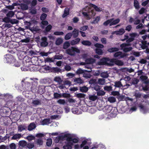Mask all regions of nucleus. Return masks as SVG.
Returning a JSON list of instances; mask_svg holds the SVG:
<instances>
[{
	"label": "nucleus",
	"mask_w": 149,
	"mask_h": 149,
	"mask_svg": "<svg viewBox=\"0 0 149 149\" xmlns=\"http://www.w3.org/2000/svg\"><path fill=\"white\" fill-rule=\"evenodd\" d=\"M80 51L77 48L72 47L70 48L67 49L66 53L71 56H74L76 53H80Z\"/></svg>",
	"instance_id": "obj_1"
},
{
	"label": "nucleus",
	"mask_w": 149,
	"mask_h": 149,
	"mask_svg": "<svg viewBox=\"0 0 149 149\" xmlns=\"http://www.w3.org/2000/svg\"><path fill=\"white\" fill-rule=\"evenodd\" d=\"M131 46V44L129 43H123L120 45V49L123 50V51L125 52H127L132 49V47H129L128 46Z\"/></svg>",
	"instance_id": "obj_2"
},
{
	"label": "nucleus",
	"mask_w": 149,
	"mask_h": 149,
	"mask_svg": "<svg viewBox=\"0 0 149 149\" xmlns=\"http://www.w3.org/2000/svg\"><path fill=\"white\" fill-rule=\"evenodd\" d=\"M110 60L109 58H103L99 62L98 64L100 65H107L109 66H113V64L110 62Z\"/></svg>",
	"instance_id": "obj_3"
},
{
	"label": "nucleus",
	"mask_w": 149,
	"mask_h": 149,
	"mask_svg": "<svg viewBox=\"0 0 149 149\" xmlns=\"http://www.w3.org/2000/svg\"><path fill=\"white\" fill-rule=\"evenodd\" d=\"M82 14L87 20H89L95 15V13L93 10H89L88 13L83 12Z\"/></svg>",
	"instance_id": "obj_4"
},
{
	"label": "nucleus",
	"mask_w": 149,
	"mask_h": 149,
	"mask_svg": "<svg viewBox=\"0 0 149 149\" xmlns=\"http://www.w3.org/2000/svg\"><path fill=\"white\" fill-rule=\"evenodd\" d=\"M10 110L9 108L7 106H3L0 108V113L2 116H6Z\"/></svg>",
	"instance_id": "obj_5"
},
{
	"label": "nucleus",
	"mask_w": 149,
	"mask_h": 149,
	"mask_svg": "<svg viewBox=\"0 0 149 149\" xmlns=\"http://www.w3.org/2000/svg\"><path fill=\"white\" fill-rule=\"evenodd\" d=\"M138 107L139 108L140 111L143 114L147 113L148 111V109L144 106L142 103H140L138 105Z\"/></svg>",
	"instance_id": "obj_6"
},
{
	"label": "nucleus",
	"mask_w": 149,
	"mask_h": 149,
	"mask_svg": "<svg viewBox=\"0 0 149 149\" xmlns=\"http://www.w3.org/2000/svg\"><path fill=\"white\" fill-rule=\"evenodd\" d=\"M110 62L113 64V65L114 63L118 66H122L124 64L123 62L121 61L116 59H111Z\"/></svg>",
	"instance_id": "obj_7"
},
{
	"label": "nucleus",
	"mask_w": 149,
	"mask_h": 149,
	"mask_svg": "<svg viewBox=\"0 0 149 149\" xmlns=\"http://www.w3.org/2000/svg\"><path fill=\"white\" fill-rule=\"evenodd\" d=\"M125 56V54L121 52L117 51L113 54V56L114 58H117L118 59L123 58Z\"/></svg>",
	"instance_id": "obj_8"
},
{
	"label": "nucleus",
	"mask_w": 149,
	"mask_h": 149,
	"mask_svg": "<svg viewBox=\"0 0 149 149\" xmlns=\"http://www.w3.org/2000/svg\"><path fill=\"white\" fill-rule=\"evenodd\" d=\"M5 58L7 63H12L15 61V58L13 56L10 54H7L5 57Z\"/></svg>",
	"instance_id": "obj_9"
},
{
	"label": "nucleus",
	"mask_w": 149,
	"mask_h": 149,
	"mask_svg": "<svg viewBox=\"0 0 149 149\" xmlns=\"http://www.w3.org/2000/svg\"><path fill=\"white\" fill-rule=\"evenodd\" d=\"M41 40L42 42L40 43V45L41 47H46L48 45V42L47 41V39L46 37H42Z\"/></svg>",
	"instance_id": "obj_10"
},
{
	"label": "nucleus",
	"mask_w": 149,
	"mask_h": 149,
	"mask_svg": "<svg viewBox=\"0 0 149 149\" xmlns=\"http://www.w3.org/2000/svg\"><path fill=\"white\" fill-rule=\"evenodd\" d=\"M1 42H0V46H2L4 47H8V44L10 42H8L5 39H2V37H1Z\"/></svg>",
	"instance_id": "obj_11"
},
{
	"label": "nucleus",
	"mask_w": 149,
	"mask_h": 149,
	"mask_svg": "<svg viewBox=\"0 0 149 149\" xmlns=\"http://www.w3.org/2000/svg\"><path fill=\"white\" fill-rule=\"evenodd\" d=\"M129 36L130 38L126 40L127 42L128 43L133 41L134 40V38L137 36V34L135 33H131L130 34Z\"/></svg>",
	"instance_id": "obj_12"
},
{
	"label": "nucleus",
	"mask_w": 149,
	"mask_h": 149,
	"mask_svg": "<svg viewBox=\"0 0 149 149\" xmlns=\"http://www.w3.org/2000/svg\"><path fill=\"white\" fill-rule=\"evenodd\" d=\"M73 145L72 142H65V144L63 146V148L64 149H72Z\"/></svg>",
	"instance_id": "obj_13"
},
{
	"label": "nucleus",
	"mask_w": 149,
	"mask_h": 149,
	"mask_svg": "<svg viewBox=\"0 0 149 149\" xmlns=\"http://www.w3.org/2000/svg\"><path fill=\"white\" fill-rule=\"evenodd\" d=\"M0 104H1V107H3L4 106H6V105L8 104V105L9 106V104L10 103H11V101H7L5 99H0Z\"/></svg>",
	"instance_id": "obj_14"
},
{
	"label": "nucleus",
	"mask_w": 149,
	"mask_h": 149,
	"mask_svg": "<svg viewBox=\"0 0 149 149\" xmlns=\"http://www.w3.org/2000/svg\"><path fill=\"white\" fill-rule=\"evenodd\" d=\"M74 82L75 84H79V85L83 84L84 83V81L80 77L74 79Z\"/></svg>",
	"instance_id": "obj_15"
},
{
	"label": "nucleus",
	"mask_w": 149,
	"mask_h": 149,
	"mask_svg": "<svg viewBox=\"0 0 149 149\" xmlns=\"http://www.w3.org/2000/svg\"><path fill=\"white\" fill-rule=\"evenodd\" d=\"M79 31L77 29H74L72 32V36L73 38H76L79 36Z\"/></svg>",
	"instance_id": "obj_16"
},
{
	"label": "nucleus",
	"mask_w": 149,
	"mask_h": 149,
	"mask_svg": "<svg viewBox=\"0 0 149 149\" xmlns=\"http://www.w3.org/2000/svg\"><path fill=\"white\" fill-rule=\"evenodd\" d=\"M140 78L145 84H148L149 83V81L147 80L148 77L146 76H140Z\"/></svg>",
	"instance_id": "obj_17"
},
{
	"label": "nucleus",
	"mask_w": 149,
	"mask_h": 149,
	"mask_svg": "<svg viewBox=\"0 0 149 149\" xmlns=\"http://www.w3.org/2000/svg\"><path fill=\"white\" fill-rule=\"evenodd\" d=\"M80 39L79 38H76L75 39L73 40L70 41V44L72 45H73L78 44L80 41Z\"/></svg>",
	"instance_id": "obj_18"
},
{
	"label": "nucleus",
	"mask_w": 149,
	"mask_h": 149,
	"mask_svg": "<svg viewBox=\"0 0 149 149\" xmlns=\"http://www.w3.org/2000/svg\"><path fill=\"white\" fill-rule=\"evenodd\" d=\"M118 112V111L116 108L112 107V109L111 110L110 114H112V117H115L116 116Z\"/></svg>",
	"instance_id": "obj_19"
},
{
	"label": "nucleus",
	"mask_w": 149,
	"mask_h": 149,
	"mask_svg": "<svg viewBox=\"0 0 149 149\" xmlns=\"http://www.w3.org/2000/svg\"><path fill=\"white\" fill-rule=\"evenodd\" d=\"M125 32V30L123 28L120 29L118 31L115 32V33L117 35H121L123 34Z\"/></svg>",
	"instance_id": "obj_20"
},
{
	"label": "nucleus",
	"mask_w": 149,
	"mask_h": 149,
	"mask_svg": "<svg viewBox=\"0 0 149 149\" xmlns=\"http://www.w3.org/2000/svg\"><path fill=\"white\" fill-rule=\"evenodd\" d=\"M37 92L38 93L41 94H43L44 93L45 91V87L43 86H39L38 88V89H37Z\"/></svg>",
	"instance_id": "obj_21"
},
{
	"label": "nucleus",
	"mask_w": 149,
	"mask_h": 149,
	"mask_svg": "<svg viewBox=\"0 0 149 149\" xmlns=\"http://www.w3.org/2000/svg\"><path fill=\"white\" fill-rule=\"evenodd\" d=\"M111 19H112L111 24H110V26H111L113 25H116L119 23L120 21V19L119 18L114 20V18H112Z\"/></svg>",
	"instance_id": "obj_22"
},
{
	"label": "nucleus",
	"mask_w": 149,
	"mask_h": 149,
	"mask_svg": "<svg viewBox=\"0 0 149 149\" xmlns=\"http://www.w3.org/2000/svg\"><path fill=\"white\" fill-rule=\"evenodd\" d=\"M112 107L110 105H107L105 107L104 111L107 113H111L112 109Z\"/></svg>",
	"instance_id": "obj_23"
},
{
	"label": "nucleus",
	"mask_w": 149,
	"mask_h": 149,
	"mask_svg": "<svg viewBox=\"0 0 149 149\" xmlns=\"http://www.w3.org/2000/svg\"><path fill=\"white\" fill-rule=\"evenodd\" d=\"M70 9L68 8H65L64 10V13L62 15V17L63 18L65 17L69 14Z\"/></svg>",
	"instance_id": "obj_24"
},
{
	"label": "nucleus",
	"mask_w": 149,
	"mask_h": 149,
	"mask_svg": "<svg viewBox=\"0 0 149 149\" xmlns=\"http://www.w3.org/2000/svg\"><path fill=\"white\" fill-rule=\"evenodd\" d=\"M43 141L41 139H38L35 141V144L37 145L40 146L43 144Z\"/></svg>",
	"instance_id": "obj_25"
},
{
	"label": "nucleus",
	"mask_w": 149,
	"mask_h": 149,
	"mask_svg": "<svg viewBox=\"0 0 149 149\" xmlns=\"http://www.w3.org/2000/svg\"><path fill=\"white\" fill-rule=\"evenodd\" d=\"M119 50V49L117 47H112L108 49L107 51L110 53H113V52H116Z\"/></svg>",
	"instance_id": "obj_26"
},
{
	"label": "nucleus",
	"mask_w": 149,
	"mask_h": 149,
	"mask_svg": "<svg viewBox=\"0 0 149 149\" xmlns=\"http://www.w3.org/2000/svg\"><path fill=\"white\" fill-rule=\"evenodd\" d=\"M91 87L92 89L95 90L97 92L100 90L101 88L100 86L98 85L97 84L92 85Z\"/></svg>",
	"instance_id": "obj_27"
},
{
	"label": "nucleus",
	"mask_w": 149,
	"mask_h": 149,
	"mask_svg": "<svg viewBox=\"0 0 149 149\" xmlns=\"http://www.w3.org/2000/svg\"><path fill=\"white\" fill-rule=\"evenodd\" d=\"M114 86L116 88H120L123 87V85L120 81H117L114 82Z\"/></svg>",
	"instance_id": "obj_28"
},
{
	"label": "nucleus",
	"mask_w": 149,
	"mask_h": 149,
	"mask_svg": "<svg viewBox=\"0 0 149 149\" xmlns=\"http://www.w3.org/2000/svg\"><path fill=\"white\" fill-rule=\"evenodd\" d=\"M36 127L35 124L34 123H31L28 126V130L31 131L34 129Z\"/></svg>",
	"instance_id": "obj_29"
},
{
	"label": "nucleus",
	"mask_w": 149,
	"mask_h": 149,
	"mask_svg": "<svg viewBox=\"0 0 149 149\" xmlns=\"http://www.w3.org/2000/svg\"><path fill=\"white\" fill-rule=\"evenodd\" d=\"M90 5L91 7L93 8L97 12H101L102 11L101 8L98 7L93 4L91 3Z\"/></svg>",
	"instance_id": "obj_30"
},
{
	"label": "nucleus",
	"mask_w": 149,
	"mask_h": 149,
	"mask_svg": "<svg viewBox=\"0 0 149 149\" xmlns=\"http://www.w3.org/2000/svg\"><path fill=\"white\" fill-rule=\"evenodd\" d=\"M50 119H45L42 121L41 123L42 125H47L50 123Z\"/></svg>",
	"instance_id": "obj_31"
},
{
	"label": "nucleus",
	"mask_w": 149,
	"mask_h": 149,
	"mask_svg": "<svg viewBox=\"0 0 149 149\" xmlns=\"http://www.w3.org/2000/svg\"><path fill=\"white\" fill-rule=\"evenodd\" d=\"M79 90L81 92L84 93H86L88 90V88L86 86L80 87Z\"/></svg>",
	"instance_id": "obj_32"
},
{
	"label": "nucleus",
	"mask_w": 149,
	"mask_h": 149,
	"mask_svg": "<svg viewBox=\"0 0 149 149\" xmlns=\"http://www.w3.org/2000/svg\"><path fill=\"white\" fill-rule=\"evenodd\" d=\"M85 62L87 64H92L94 62V59L93 58H88L86 59Z\"/></svg>",
	"instance_id": "obj_33"
},
{
	"label": "nucleus",
	"mask_w": 149,
	"mask_h": 149,
	"mask_svg": "<svg viewBox=\"0 0 149 149\" xmlns=\"http://www.w3.org/2000/svg\"><path fill=\"white\" fill-rule=\"evenodd\" d=\"M70 43L68 41L65 42L63 44V49H67L70 46Z\"/></svg>",
	"instance_id": "obj_34"
},
{
	"label": "nucleus",
	"mask_w": 149,
	"mask_h": 149,
	"mask_svg": "<svg viewBox=\"0 0 149 149\" xmlns=\"http://www.w3.org/2000/svg\"><path fill=\"white\" fill-rule=\"evenodd\" d=\"M82 45L85 46H90L91 45V42L88 40H83L81 42Z\"/></svg>",
	"instance_id": "obj_35"
},
{
	"label": "nucleus",
	"mask_w": 149,
	"mask_h": 149,
	"mask_svg": "<svg viewBox=\"0 0 149 149\" xmlns=\"http://www.w3.org/2000/svg\"><path fill=\"white\" fill-rule=\"evenodd\" d=\"M89 83L91 84V87L92 85L97 84V81L96 79H92L89 80Z\"/></svg>",
	"instance_id": "obj_36"
},
{
	"label": "nucleus",
	"mask_w": 149,
	"mask_h": 149,
	"mask_svg": "<svg viewBox=\"0 0 149 149\" xmlns=\"http://www.w3.org/2000/svg\"><path fill=\"white\" fill-rule=\"evenodd\" d=\"M32 104L35 106L41 104V101L40 100H33Z\"/></svg>",
	"instance_id": "obj_37"
},
{
	"label": "nucleus",
	"mask_w": 149,
	"mask_h": 149,
	"mask_svg": "<svg viewBox=\"0 0 149 149\" xmlns=\"http://www.w3.org/2000/svg\"><path fill=\"white\" fill-rule=\"evenodd\" d=\"M95 52L97 54L99 55H102L103 53L102 50L99 48H96L95 49Z\"/></svg>",
	"instance_id": "obj_38"
},
{
	"label": "nucleus",
	"mask_w": 149,
	"mask_h": 149,
	"mask_svg": "<svg viewBox=\"0 0 149 149\" xmlns=\"http://www.w3.org/2000/svg\"><path fill=\"white\" fill-rule=\"evenodd\" d=\"M54 80V81L58 82L59 84H61L62 82V80L60 77L59 76H56L55 77Z\"/></svg>",
	"instance_id": "obj_39"
},
{
	"label": "nucleus",
	"mask_w": 149,
	"mask_h": 149,
	"mask_svg": "<svg viewBox=\"0 0 149 149\" xmlns=\"http://www.w3.org/2000/svg\"><path fill=\"white\" fill-rule=\"evenodd\" d=\"M105 92L102 90H100L97 92V96H102L105 95Z\"/></svg>",
	"instance_id": "obj_40"
},
{
	"label": "nucleus",
	"mask_w": 149,
	"mask_h": 149,
	"mask_svg": "<svg viewBox=\"0 0 149 149\" xmlns=\"http://www.w3.org/2000/svg\"><path fill=\"white\" fill-rule=\"evenodd\" d=\"M134 5L136 9H138L140 8L139 4L137 0H134Z\"/></svg>",
	"instance_id": "obj_41"
},
{
	"label": "nucleus",
	"mask_w": 149,
	"mask_h": 149,
	"mask_svg": "<svg viewBox=\"0 0 149 149\" xmlns=\"http://www.w3.org/2000/svg\"><path fill=\"white\" fill-rule=\"evenodd\" d=\"M72 36V34L71 33H67L65 36L64 39L66 40L70 39Z\"/></svg>",
	"instance_id": "obj_42"
},
{
	"label": "nucleus",
	"mask_w": 149,
	"mask_h": 149,
	"mask_svg": "<svg viewBox=\"0 0 149 149\" xmlns=\"http://www.w3.org/2000/svg\"><path fill=\"white\" fill-rule=\"evenodd\" d=\"M100 20V17L99 16H97L92 22H91V23L92 24H96L98 23V22Z\"/></svg>",
	"instance_id": "obj_43"
},
{
	"label": "nucleus",
	"mask_w": 149,
	"mask_h": 149,
	"mask_svg": "<svg viewBox=\"0 0 149 149\" xmlns=\"http://www.w3.org/2000/svg\"><path fill=\"white\" fill-rule=\"evenodd\" d=\"M21 9L23 10H26L28 9V6L27 4H22L21 5Z\"/></svg>",
	"instance_id": "obj_44"
},
{
	"label": "nucleus",
	"mask_w": 149,
	"mask_h": 149,
	"mask_svg": "<svg viewBox=\"0 0 149 149\" xmlns=\"http://www.w3.org/2000/svg\"><path fill=\"white\" fill-rule=\"evenodd\" d=\"M19 143L20 146L24 147L26 146L27 143L25 141H19Z\"/></svg>",
	"instance_id": "obj_45"
},
{
	"label": "nucleus",
	"mask_w": 149,
	"mask_h": 149,
	"mask_svg": "<svg viewBox=\"0 0 149 149\" xmlns=\"http://www.w3.org/2000/svg\"><path fill=\"white\" fill-rule=\"evenodd\" d=\"M21 137V134H16L14 135L12 137V139L16 140L17 139H19Z\"/></svg>",
	"instance_id": "obj_46"
},
{
	"label": "nucleus",
	"mask_w": 149,
	"mask_h": 149,
	"mask_svg": "<svg viewBox=\"0 0 149 149\" xmlns=\"http://www.w3.org/2000/svg\"><path fill=\"white\" fill-rule=\"evenodd\" d=\"M14 12L12 11H9L6 14V16L9 17H12L14 15Z\"/></svg>",
	"instance_id": "obj_47"
},
{
	"label": "nucleus",
	"mask_w": 149,
	"mask_h": 149,
	"mask_svg": "<svg viewBox=\"0 0 149 149\" xmlns=\"http://www.w3.org/2000/svg\"><path fill=\"white\" fill-rule=\"evenodd\" d=\"M26 129L25 126L22 125H20L18 127V131L21 132L22 131L25 130Z\"/></svg>",
	"instance_id": "obj_48"
},
{
	"label": "nucleus",
	"mask_w": 149,
	"mask_h": 149,
	"mask_svg": "<svg viewBox=\"0 0 149 149\" xmlns=\"http://www.w3.org/2000/svg\"><path fill=\"white\" fill-rule=\"evenodd\" d=\"M108 100L111 103H113L116 101V99L114 97H110L108 98Z\"/></svg>",
	"instance_id": "obj_49"
},
{
	"label": "nucleus",
	"mask_w": 149,
	"mask_h": 149,
	"mask_svg": "<svg viewBox=\"0 0 149 149\" xmlns=\"http://www.w3.org/2000/svg\"><path fill=\"white\" fill-rule=\"evenodd\" d=\"M47 17V15L44 13H43L40 17V19L41 21L45 20Z\"/></svg>",
	"instance_id": "obj_50"
},
{
	"label": "nucleus",
	"mask_w": 149,
	"mask_h": 149,
	"mask_svg": "<svg viewBox=\"0 0 149 149\" xmlns=\"http://www.w3.org/2000/svg\"><path fill=\"white\" fill-rule=\"evenodd\" d=\"M63 40L60 38H58L56 40V45H59L63 42Z\"/></svg>",
	"instance_id": "obj_51"
},
{
	"label": "nucleus",
	"mask_w": 149,
	"mask_h": 149,
	"mask_svg": "<svg viewBox=\"0 0 149 149\" xmlns=\"http://www.w3.org/2000/svg\"><path fill=\"white\" fill-rule=\"evenodd\" d=\"M45 62H53L54 61V58H52L48 57L45 59Z\"/></svg>",
	"instance_id": "obj_52"
},
{
	"label": "nucleus",
	"mask_w": 149,
	"mask_h": 149,
	"mask_svg": "<svg viewBox=\"0 0 149 149\" xmlns=\"http://www.w3.org/2000/svg\"><path fill=\"white\" fill-rule=\"evenodd\" d=\"M86 95L81 93H78L76 94V96L78 98H84Z\"/></svg>",
	"instance_id": "obj_53"
},
{
	"label": "nucleus",
	"mask_w": 149,
	"mask_h": 149,
	"mask_svg": "<svg viewBox=\"0 0 149 149\" xmlns=\"http://www.w3.org/2000/svg\"><path fill=\"white\" fill-rule=\"evenodd\" d=\"M52 143V140L51 139H47L46 143V145L48 146H50Z\"/></svg>",
	"instance_id": "obj_54"
},
{
	"label": "nucleus",
	"mask_w": 149,
	"mask_h": 149,
	"mask_svg": "<svg viewBox=\"0 0 149 149\" xmlns=\"http://www.w3.org/2000/svg\"><path fill=\"white\" fill-rule=\"evenodd\" d=\"M94 46L97 48H101L102 49L104 48V46L101 44L96 43L94 45Z\"/></svg>",
	"instance_id": "obj_55"
},
{
	"label": "nucleus",
	"mask_w": 149,
	"mask_h": 149,
	"mask_svg": "<svg viewBox=\"0 0 149 149\" xmlns=\"http://www.w3.org/2000/svg\"><path fill=\"white\" fill-rule=\"evenodd\" d=\"M27 148L29 149H32L34 147V144L33 143H27L26 146Z\"/></svg>",
	"instance_id": "obj_56"
},
{
	"label": "nucleus",
	"mask_w": 149,
	"mask_h": 149,
	"mask_svg": "<svg viewBox=\"0 0 149 149\" xmlns=\"http://www.w3.org/2000/svg\"><path fill=\"white\" fill-rule=\"evenodd\" d=\"M87 71L86 70H83L80 68H79L77 70L76 72V73L77 74H83L85 71Z\"/></svg>",
	"instance_id": "obj_57"
},
{
	"label": "nucleus",
	"mask_w": 149,
	"mask_h": 149,
	"mask_svg": "<svg viewBox=\"0 0 149 149\" xmlns=\"http://www.w3.org/2000/svg\"><path fill=\"white\" fill-rule=\"evenodd\" d=\"M112 19H108L104 22L103 24L104 25L107 26L109 24H110L111 23Z\"/></svg>",
	"instance_id": "obj_58"
},
{
	"label": "nucleus",
	"mask_w": 149,
	"mask_h": 149,
	"mask_svg": "<svg viewBox=\"0 0 149 149\" xmlns=\"http://www.w3.org/2000/svg\"><path fill=\"white\" fill-rule=\"evenodd\" d=\"M10 22L12 24H17L19 21L17 19H11L10 18Z\"/></svg>",
	"instance_id": "obj_59"
},
{
	"label": "nucleus",
	"mask_w": 149,
	"mask_h": 149,
	"mask_svg": "<svg viewBox=\"0 0 149 149\" xmlns=\"http://www.w3.org/2000/svg\"><path fill=\"white\" fill-rule=\"evenodd\" d=\"M26 139L29 141H31L33 140H34L35 139V137L32 135H29L26 137Z\"/></svg>",
	"instance_id": "obj_60"
},
{
	"label": "nucleus",
	"mask_w": 149,
	"mask_h": 149,
	"mask_svg": "<svg viewBox=\"0 0 149 149\" xmlns=\"http://www.w3.org/2000/svg\"><path fill=\"white\" fill-rule=\"evenodd\" d=\"M104 90L107 91H110L112 90V87L111 86H105L104 87Z\"/></svg>",
	"instance_id": "obj_61"
},
{
	"label": "nucleus",
	"mask_w": 149,
	"mask_h": 149,
	"mask_svg": "<svg viewBox=\"0 0 149 149\" xmlns=\"http://www.w3.org/2000/svg\"><path fill=\"white\" fill-rule=\"evenodd\" d=\"M52 26L51 24H49L46 27L45 30L46 32H48L50 31L52 28Z\"/></svg>",
	"instance_id": "obj_62"
},
{
	"label": "nucleus",
	"mask_w": 149,
	"mask_h": 149,
	"mask_svg": "<svg viewBox=\"0 0 149 149\" xmlns=\"http://www.w3.org/2000/svg\"><path fill=\"white\" fill-rule=\"evenodd\" d=\"M139 82V80L138 79L136 78H134L132 80L131 85L132 84H137Z\"/></svg>",
	"instance_id": "obj_63"
},
{
	"label": "nucleus",
	"mask_w": 149,
	"mask_h": 149,
	"mask_svg": "<svg viewBox=\"0 0 149 149\" xmlns=\"http://www.w3.org/2000/svg\"><path fill=\"white\" fill-rule=\"evenodd\" d=\"M57 102L60 104L64 105L65 104V100L64 99H59L57 101Z\"/></svg>",
	"instance_id": "obj_64"
}]
</instances>
